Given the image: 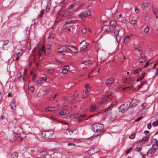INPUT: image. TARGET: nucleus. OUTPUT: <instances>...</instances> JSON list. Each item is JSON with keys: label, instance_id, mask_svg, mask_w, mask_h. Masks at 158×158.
Listing matches in <instances>:
<instances>
[{"label": "nucleus", "instance_id": "obj_47", "mask_svg": "<svg viewBox=\"0 0 158 158\" xmlns=\"http://www.w3.org/2000/svg\"><path fill=\"white\" fill-rule=\"evenodd\" d=\"M141 68H138L134 71V73L136 74L140 72L141 70Z\"/></svg>", "mask_w": 158, "mask_h": 158}, {"label": "nucleus", "instance_id": "obj_49", "mask_svg": "<svg viewBox=\"0 0 158 158\" xmlns=\"http://www.w3.org/2000/svg\"><path fill=\"white\" fill-rule=\"evenodd\" d=\"M86 92L85 91H84L83 94V98H86L87 96V94H86Z\"/></svg>", "mask_w": 158, "mask_h": 158}, {"label": "nucleus", "instance_id": "obj_14", "mask_svg": "<svg viewBox=\"0 0 158 158\" xmlns=\"http://www.w3.org/2000/svg\"><path fill=\"white\" fill-rule=\"evenodd\" d=\"M41 51L42 50L41 49L40 50L38 49L37 54H36L34 56L35 57H36L37 56L39 57V60L40 61L42 60L43 56V55L41 52Z\"/></svg>", "mask_w": 158, "mask_h": 158}, {"label": "nucleus", "instance_id": "obj_2", "mask_svg": "<svg viewBox=\"0 0 158 158\" xmlns=\"http://www.w3.org/2000/svg\"><path fill=\"white\" fill-rule=\"evenodd\" d=\"M116 21L114 20L111 21L110 24L112 26V29L114 30L113 34L112 33V35L115 38V40L118 43V41L117 40V37L118 36V33L120 29V27L116 24Z\"/></svg>", "mask_w": 158, "mask_h": 158}, {"label": "nucleus", "instance_id": "obj_36", "mask_svg": "<svg viewBox=\"0 0 158 158\" xmlns=\"http://www.w3.org/2000/svg\"><path fill=\"white\" fill-rule=\"evenodd\" d=\"M51 6V4L49 3H48L46 7V11H49L50 9V7Z\"/></svg>", "mask_w": 158, "mask_h": 158}, {"label": "nucleus", "instance_id": "obj_51", "mask_svg": "<svg viewBox=\"0 0 158 158\" xmlns=\"http://www.w3.org/2000/svg\"><path fill=\"white\" fill-rule=\"evenodd\" d=\"M152 125L154 126H156L158 125V122L155 121L153 122Z\"/></svg>", "mask_w": 158, "mask_h": 158}, {"label": "nucleus", "instance_id": "obj_55", "mask_svg": "<svg viewBox=\"0 0 158 158\" xmlns=\"http://www.w3.org/2000/svg\"><path fill=\"white\" fill-rule=\"evenodd\" d=\"M87 31V30L86 28H84L82 30V32L83 34H85L86 33Z\"/></svg>", "mask_w": 158, "mask_h": 158}, {"label": "nucleus", "instance_id": "obj_41", "mask_svg": "<svg viewBox=\"0 0 158 158\" xmlns=\"http://www.w3.org/2000/svg\"><path fill=\"white\" fill-rule=\"evenodd\" d=\"M149 31V28L148 26L146 27L143 30V32L145 33H147Z\"/></svg>", "mask_w": 158, "mask_h": 158}, {"label": "nucleus", "instance_id": "obj_32", "mask_svg": "<svg viewBox=\"0 0 158 158\" xmlns=\"http://www.w3.org/2000/svg\"><path fill=\"white\" fill-rule=\"evenodd\" d=\"M46 153L45 151L40 152V156L41 157H44L46 155Z\"/></svg>", "mask_w": 158, "mask_h": 158}, {"label": "nucleus", "instance_id": "obj_40", "mask_svg": "<svg viewBox=\"0 0 158 158\" xmlns=\"http://www.w3.org/2000/svg\"><path fill=\"white\" fill-rule=\"evenodd\" d=\"M65 15V14H60V13H59L58 15V18L60 19H61Z\"/></svg>", "mask_w": 158, "mask_h": 158}, {"label": "nucleus", "instance_id": "obj_38", "mask_svg": "<svg viewBox=\"0 0 158 158\" xmlns=\"http://www.w3.org/2000/svg\"><path fill=\"white\" fill-rule=\"evenodd\" d=\"M31 44L30 41H28L26 47L28 50H30L31 49Z\"/></svg>", "mask_w": 158, "mask_h": 158}, {"label": "nucleus", "instance_id": "obj_62", "mask_svg": "<svg viewBox=\"0 0 158 158\" xmlns=\"http://www.w3.org/2000/svg\"><path fill=\"white\" fill-rule=\"evenodd\" d=\"M135 12L136 13H138L139 12V9L136 8L135 7Z\"/></svg>", "mask_w": 158, "mask_h": 158}, {"label": "nucleus", "instance_id": "obj_39", "mask_svg": "<svg viewBox=\"0 0 158 158\" xmlns=\"http://www.w3.org/2000/svg\"><path fill=\"white\" fill-rule=\"evenodd\" d=\"M118 20L119 22H121L122 23H126L127 22V20L126 19H118Z\"/></svg>", "mask_w": 158, "mask_h": 158}, {"label": "nucleus", "instance_id": "obj_35", "mask_svg": "<svg viewBox=\"0 0 158 158\" xmlns=\"http://www.w3.org/2000/svg\"><path fill=\"white\" fill-rule=\"evenodd\" d=\"M77 97H78V95L77 94L76 92L75 91L73 93V95L72 97V98L73 99H74L77 98Z\"/></svg>", "mask_w": 158, "mask_h": 158}, {"label": "nucleus", "instance_id": "obj_52", "mask_svg": "<svg viewBox=\"0 0 158 158\" xmlns=\"http://www.w3.org/2000/svg\"><path fill=\"white\" fill-rule=\"evenodd\" d=\"M147 106V104L146 103H143L141 105V106L143 109H145Z\"/></svg>", "mask_w": 158, "mask_h": 158}, {"label": "nucleus", "instance_id": "obj_33", "mask_svg": "<svg viewBox=\"0 0 158 158\" xmlns=\"http://www.w3.org/2000/svg\"><path fill=\"white\" fill-rule=\"evenodd\" d=\"M145 73H144L143 74H141V76L137 80V81H140V80H142L145 76Z\"/></svg>", "mask_w": 158, "mask_h": 158}, {"label": "nucleus", "instance_id": "obj_58", "mask_svg": "<svg viewBox=\"0 0 158 158\" xmlns=\"http://www.w3.org/2000/svg\"><path fill=\"white\" fill-rule=\"evenodd\" d=\"M131 24L133 26H134L135 24V20H132L131 22Z\"/></svg>", "mask_w": 158, "mask_h": 158}, {"label": "nucleus", "instance_id": "obj_61", "mask_svg": "<svg viewBox=\"0 0 158 158\" xmlns=\"http://www.w3.org/2000/svg\"><path fill=\"white\" fill-rule=\"evenodd\" d=\"M143 85V84H142V83H140V84L137 85V86L138 87V88L139 89Z\"/></svg>", "mask_w": 158, "mask_h": 158}, {"label": "nucleus", "instance_id": "obj_31", "mask_svg": "<svg viewBox=\"0 0 158 158\" xmlns=\"http://www.w3.org/2000/svg\"><path fill=\"white\" fill-rule=\"evenodd\" d=\"M149 136L147 135L143 137L142 139V142H146L148 141L149 139Z\"/></svg>", "mask_w": 158, "mask_h": 158}, {"label": "nucleus", "instance_id": "obj_21", "mask_svg": "<svg viewBox=\"0 0 158 158\" xmlns=\"http://www.w3.org/2000/svg\"><path fill=\"white\" fill-rule=\"evenodd\" d=\"M23 53V51L21 49H18L16 52V54L17 56L20 57Z\"/></svg>", "mask_w": 158, "mask_h": 158}, {"label": "nucleus", "instance_id": "obj_44", "mask_svg": "<svg viewBox=\"0 0 158 158\" xmlns=\"http://www.w3.org/2000/svg\"><path fill=\"white\" fill-rule=\"evenodd\" d=\"M144 7L145 8H147L150 5V4L148 2L144 3L143 4Z\"/></svg>", "mask_w": 158, "mask_h": 158}, {"label": "nucleus", "instance_id": "obj_1", "mask_svg": "<svg viewBox=\"0 0 158 158\" xmlns=\"http://www.w3.org/2000/svg\"><path fill=\"white\" fill-rule=\"evenodd\" d=\"M92 131L94 132V136L96 137L101 135L103 132V125L100 123H96L91 126Z\"/></svg>", "mask_w": 158, "mask_h": 158}, {"label": "nucleus", "instance_id": "obj_46", "mask_svg": "<svg viewBox=\"0 0 158 158\" xmlns=\"http://www.w3.org/2000/svg\"><path fill=\"white\" fill-rule=\"evenodd\" d=\"M44 10H42L40 11V14L38 15V17L39 18H42L43 15L44 13Z\"/></svg>", "mask_w": 158, "mask_h": 158}, {"label": "nucleus", "instance_id": "obj_29", "mask_svg": "<svg viewBox=\"0 0 158 158\" xmlns=\"http://www.w3.org/2000/svg\"><path fill=\"white\" fill-rule=\"evenodd\" d=\"M130 41V36H126L124 39V42L125 43H127Z\"/></svg>", "mask_w": 158, "mask_h": 158}, {"label": "nucleus", "instance_id": "obj_57", "mask_svg": "<svg viewBox=\"0 0 158 158\" xmlns=\"http://www.w3.org/2000/svg\"><path fill=\"white\" fill-rule=\"evenodd\" d=\"M66 130L69 131V133L70 134V132H71V133H73V131H74V130L70 129H67Z\"/></svg>", "mask_w": 158, "mask_h": 158}, {"label": "nucleus", "instance_id": "obj_25", "mask_svg": "<svg viewBox=\"0 0 158 158\" xmlns=\"http://www.w3.org/2000/svg\"><path fill=\"white\" fill-rule=\"evenodd\" d=\"M74 5V4L73 3H72L68 7L67 11H69V10L73 9Z\"/></svg>", "mask_w": 158, "mask_h": 158}, {"label": "nucleus", "instance_id": "obj_15", "mask_svg": "<svg viewBox=\"0 0 158 158\" xmlns=\"http://www.w3.org/2000/svg\"><path fill=\"white\" fill-rule=\"evenodd\" d=\"M101 101L100 102H99L98 105H95L91 106L90 108V112H92L94 111H96V109L99 105H101L102 103H101Z\"/></svg>", "mask_w": 158, "mask_h": 158}, {"label": "nucleus", "instance_id": "obj_9", "mask_svg": "<svg viewBox=\"0 0 158 158\" xmlns=\"http://www.w3.org/2000/svg\"><path fill=\"white\" fill-rule=\"evenodd\" d=\"M154 143L152 145V148L154 151L155 152H158V141L156 139H153Z\"/></svg>", "mask_w": 158, "mask_h": 158}, {"label": "nucleus", "instance_id": "obj_37", "mask_svg": "<svg viewBox=\"0 0 158 158\" xmlns=\"http://www.w3.org/2000/svg\"><path fill=\"white\" fill-rule=\"evenodd\" d=\"M142 150L141 147H136L134 149V150L137 152H140Z\"/></svg>", "mask_w": 158, "mask_h": 158}, {"label": "nucleus", "instance_id": "obj_60", "mask_svg": "<svg viewBox=\"0 0 158 158\" xmlns=\"http://www.w3.org/2000/svg\"><path fill=\"white\" fill-rule=\"evenodd\" d=\"M54 110V108L52 107H49V108L48 109V111H53Z\"/></svg>", "mask_w": 158, "mask_h": 158}, {"label": "nucleus", "instance_id": "obj_11", "mask_svg": "<svg viewBox=\"0 0 158 158\" xmlns=\"http://www.w3.org/2000/svg\"><path fill=\"white\" fill-rule=\"evenodd\" d=\"M87 42L85 41H82L80 44L81 47V51H85L87 48L86 45Z\"/></svg>", "mask_w": 158, "mask_h": 158}, {"label": "nucleus", "instance_id": "obj_53", "mask_svg": "<svg viewBox=\"0 0 158 158\" xmlns=\"http://www.w3.org/2000/svg\"><path fill=\"white\" fill-rule=\"evenodd\" d=\"M9 42V41L8 40H5L3 43V45H5L7 44Z\"/></svg>", "mask_w": 158, "mask_h": 158}, {"label": "nucleus", "instance_id": "obj_13", "mask_svg": "<svg viewBox=\"0 0 158 158\" xmlns=\"http://www.w3.org/2000/svg\"><path fill=\"white\" fill-rule=\"evenodd\" d=\"M67 50L66 47L65 46H62L57 49V52L60 53L65 52Z\"/></svg>", "mask_w": 158, "mask_h": 158}, {"label": "nucleus", "instance_id": "obj_23", "mask_svg": "<svg viewBox=\"0 0 158 158\" xmlns=\"http://www.w3.org/2000/svg\"><path fill=\"white\" fill-rule=\"evenodd\" d=\"M70 112V110H67V112H65L64 110L60 111L59 112V114L60 115H65L66 114H68Z\"/></svg>", "mask_w": 158, "mask_h": 158}, {"label": "nucleus", "instance_id": "obj_3", "mask_svg": "<svg viewBox=\"0 0 158 158\" xmlns=\"http://www.w3.org/2000/svg\"><path fill=\"white\" fill-rule=\"evenodd\" d=\"M114 96V93H107L106 94L104 95L103 96L102 98V100L101 101V103H103L106 102L107 100L110 99H113V101L111 103L112 105H116L117 103V100L115 99H113V98Z\"/></svg>", "mask_w": 158, "mask_h": 158}, {"label": "nucleus", "instance_id": "obj_45", "mask_svg": "<svg viewBox=\"0 0 158 158\" xmlns=\"http://www.w3.org/2000/svg\"><path fill=\"white\" fill-rule=\"evenodd\" d=\"M64 3V0L61 2L60 3H58V5L59 6H62Z\"/></svg>", "mask_w": 158, "mask_h": 158}, {"label": "nucleus", "instance_id": "obj_22", "mask_svg": "<svg viewBox=\"0 0 158 158\" xmlns=\"http://www.w3.org/2000/svg\"><path fill=\"white\" fill-rule=\"evenodd\" d=\"M76 19L74 17H69L67 19V22L68 23H70V24H71L72 22L76 20Z\"/></svg>", "mask_w": 158, "mask_h": 158}, {"label": "nucleus", "instance_id": "obj_42", "mask_svg": "<svg viewBox=\"0 0 158 158\" xmlns=\"http://www.w3.org/2000/svg\"><path fill=\"white\" fill-rule=\"evenodd\" d=\"M14 139H16L18 141H21L22 140V138H19V137H18V136H15V138H14Z\"/></svg>", "mask_w": 158, "mask_h": 158}, {"label": "nucleus", "instance_id": "obj_27", "mask_svg": "<svg viewBox=\"0 0 158 158\" xmlns=\"http://www.w3.org/2000/svg\"><path fill=\"white\" fill-rule=\"evenodd\" d=\"M94 148H91L90 150H89L88 151V153L89 155H91L94 154L95 152V151H94Z\"/></svg>", "mask_w": 158, "mask_h": 158}, {"label": "nucleus", "instance_id": "obj_28", "mask_svg": "<svg viewBox=\"0 0 158 158\" xmlns=\"http://www.w3.org/2000/svg\"><path fill=\"white\" fill-rule=\"evenodd\" d=\"M146 60V58L145 57H142L139 60V63H143L145 62Z\"/></svg>", "mask_w": 158, "mask_h": 158}, {"label": "nucleus", "instance_id": "obj_30", "mask_svg": "<svg viewBox=\"0 0 158 158\" xmlns=\"http://www.w3.org/2000/svg\"><path fill=\"white\" fill-rule=\"evenodd\" d=\"M71 26V24H70V23H69L67 22V23L64 25L63 28L64 29H67L69 28V27H70Z\"/></svg>", "mask_w": 158, "mask_h": 158}, {"label": "nucleus", "instance_id": "obj_63", "mask_svg": "<svg viewBox=\"0 0 158 158\" xmlns=\"http://www.w3.org/2000/svg\"><path fill=\"white\" fill-rule=\"evenodd\" d=\"M60 20V19L58 17V16H57V17L56 18V20H55V22H58Z\"/></svg>", "mask_w": 158, "mask_h": 158}, {"label": "nucleus", "instance_id": "obj_43", "mask_svg": "<svg viewBox=\"0 0 158 158\" xmlns=\"http://www.w3.org/2000/svg\"><path fill=\"white\" fill-rule=\"evenodd\" d=\"M74 116L75 117H80L81 116L83 117V116L81 115V114L80 113H76L75 114H74Z\"/></svg>", "mask_w": 158, "mask_h": 158}, {"label": "nucleus", "instance_id": "obj_56", "mask_svg": "<svg viewBox=\"0 0 158 158\" xmlns=\"http://www.w3.org/2000/svg\"><path fill=\"white\" fill-rule=\"evenodd\" d=\"M142 118V116H141L140 117L138 118L135 119V122H137L138 121H139Z\"/></svg>", "mask_w": 158, "mask_h": 158}, {"label": "nucleus", "instance_id": "obj_34", "mask_svg": "<svg viewBox=\"0 0 158 158\" xmlns=\"http://www.w3.org/2000/svg\"><path fill=\"white\" fill-rule=\"evenodd\" d=\"M10 105L13 109H15V102L14 101H12L11 102Z\"/></svg>", "mask_w": 158, "mask_h": 158}, {"label": "nucleus", "instance_id": "obj_54", "mask_svg": "<svg viewBox=\"0 0 158 158\" xmlns=\"http://www.w3.org/2000/svg\"><path fill=\"white\" fill-rule=\"evenodd\" d=\"M135 134H133L131 135L130 136H129V138L130 139H132L135 138Z\"/></svg>", "mask_w": 158, "mask_h": 158}, {"label": "nucleus", "instance_id": "obj_19", "mask_svg": "<svg viewBox=\"0 0 158 158\" xmlns=\"http://www.w3.org/2000/svg\"><path fill=\"white\" fill-rule=\"evenodd\" d=\"M42 51L44 52L46 55H48L50 52V50L48 48H47L46 49H45L44 46H43L41 48Z\"/></svg>", "mask_w": 158, "mask_h": 158}, {"label": "nucleus", "instance_id": "obj_48", "mask_svg": "<svg viewBox=\"0 0 158 158\" xmlns=\"http://www.w3.org/2000/svg\"><path fill=\"white\" fill-rule=\"evenodd\" d=\"M36 82L37 84H42L43 83L42 81L40 79H38L36 81Z\"/></svg>", "mask_w": 158, "mask_h": 158}, {"label": "nucleus", "instance_id": "obj_50", "mask_svg": "<svg viewBox=\"0 0 158 158\" xmlns=\"http://www.w3.org/2000/svg\"><path fill=\"white\" fill-rule=\"evenodd\" d=\"M62 73L64 74H67L68 73V71L66 69H64L62 71Z\"/></svg>", "mask_w": 158, "mask_h": 158}, {"label": "nucleus", "instance_id": "obj_6", "mask_svg": "<svg viewBox=\"0 0 158 158\" xmlns=\"http://www.w3.org/2000/svg\"><path fill=\"white\" fill-rule=\"evenodd\" d=\"M56 142L51 141L48 142V146L46 148V149L49 151H54L56 150Z\"/></svg>", "mask_w": 158, "mask_h": 158}, {"label": "nucleus", "instance_id": "obj_59", "mask_svg": "<svg viewBox=\"0 0 158 158\" xmlns=\"http://www.w3.org/2000/svg\"><path fill=\"white\" fill-rule=\"evenodd\" d=\"M67 145L68 146H72V145H73L74 146H75V144L74 143H69L68 144H67Z\"/></svg>", "mask_w": 158, "mask_h": 158}, {"label": "nucleus", "instance_id": "obj_12", "mask_svg": "<svg viewBox=\"0 0 158 158\" xmlns=\"http://www.w3.org/2000/svg\"><path fill=\"white\" fill-rule=\"evenodd\" d=\"M67 48L68 50H70L71 52L75 53H77L78 52V49L75 47L69 45L68 46Z\"/></svg>", "mask_w": 158, "mask_h": 158}, {"label": "nucleus", "instance_id": "obj_5", "mask_svg": "<svg viewBox=\"0 0 158 158\" xmlns=\"http://www.w3.org/2000/svg\"><path fill=\"white\" fill-rule=\"evenodd\" d=\"M129 103V101H127L120 105L118 108L119 111L122 113L126 111L129 108L128 107Z\"/></svg>", "mask_w": 158, "mask_h": 158}, {"label": "nucleus", "instance_id": "obj_4", "mask_svg": "<svg viewBox=\"0 0 158 158\" xmlns=\"http://www.w3.org/2000/svg\"><path fill=\"white\" fill-rule=\"evenodd\" d=\"M54 133L53 130H48L43 131L42 133V135L45 139H48L52 137Z\"/></svg>", "mask_w": 158, "mask_h": 158}, {"label": "nucleus", "instance_id": "obj_17", "mask_svg": "<svg viewBox=\"0 0 158 158\" xmlns=\"http://www.w3.org/2000/svg\"><path fill=\"white\" fill-rule=\"evenodd\" d=\"M155 152L151 148L147 152V156L149 157H151L154 154Z\"/></svg>", "mask_w": 158, "mask_h": 158}, {"label": "nucleus", "instance_id": "obj_7", "mask_svg": "<svg viewBox=\"0 0 158 158\" xmlns=\"http://www.w3.org/2000/svg\"><path fill=\"white\" fill-rule=\"evenodd\" d=\"M128 107L129 108L132 109L139 104V102L136 99L132 100L131 102H129Z\"/></svg>", "mask_w": 158, "mask_h": 158}, {"label": "nucleus", "instance_id": "obj_20", "mask_svg": "<svg viewBox=\"0 0 158 158\" xmlns=\"http://www.w3.org/2000/svg\"><path fill=\"white\" fill-rule=\"evenodd\" d=\"M124 80L128 84H131L134 81V80L132 78H129V79L126 78Z\"/></svg>", "mask_w": 158, "mask_h": 158}, {"label": "nucleus", "instance_id": "obj_18", "mask_svg": "<svg viewBox=\"0 0 158 158\" xmlns=\"http://www.w3.org/2000/svg\"><path fill=\"white\" fill-rule=\"evenodd\" d=\"M114 81L113 78H110L106 80L105 83L106 86H109Z\"/></svg>", "mask_w": 158, "mask_h": 158}, {"label": "nucleus", "instance_id": "obj_64", "mask_svg": "<svg viewBox=\"0 0 158 158\" xmlns=\"http://www.w3.org/2000/svg\"><path fill=\"white\" fill-rule=\"evenodd\" d=\"M132 148H131L129 149H128L126 152L127 154H128L130 152V151L131 150Z\"/></svg>", "mask_w": 158, "mask_h": 158}, {"label": "nucleus", "instance_id": "obj_10", "mask_svg": "<svg viewBox=\"0 0 158 158\" xmlns=\"http://www.w3.org/2000/svg\"><path fill=\"white\" fill-rule=\"evenodd\" d=\"M13 132L15 134L19 135L22 132V130L20 127L17 126L15 127Z\"/></svg>", "mask_w": 158, "mask_h": 158}, {"label": "nucleus", "instance_id": "obj_16", "mask_svg": "<svg viewBox=\"0 0 158 158\" xmlns=\"http://www.w3.org/2000/svg\"><path fill=\"white\" fill-rule=\"evenodd\" d=\"M102 30L104 31H111L112 29L110 28V26L109 25H105L102 28Z\"/></svg>", "mask_w": 158, "mask_h": 158}, {"label": "nucleus", "instance_id": "obj_24", "mask_svg": "<svg viewBox=\"0 0 158 158\" xmlns=\"http://www.w3.org/2000/svg\"><path fill=\"white\" fill-rule=\"evenodd\" d=\"M18 153L16 152H14L11 155V158H18Z\"/></svg>", "mask_w": 158, "mask_h": 158}, {"label": "nucleus", "instance_id": "obj_26", "mask_svg": "<svg viewBox=\"0 0 158 158\" xmlns=\"http://www.w3.org/2000/svg\"><path fill=\"white\" fill-rule=\"evenodd\" d=\"M132 87V86H129L123 88V87H121L120 90H123L126 91H127L129 89H131Z\"/></svg>", "mask_w": 158, "mask_h": 158}, {"label": "nucleus", "instance_id": "obj_8", "mask_svg": "<svg viewBox=\"0 0 158 158\" xmlns=\"http://www.w3.org/2000/svg\"><path fill=\"white\" fill-rule=\"evenodd\" d=\"M91 14V12L89 10H86L81 13L80 14V16L81 18L84 20H85L86 17L90 15Z\"/></svg>", "mask_w": 158, "mask_h": 158}]
</instances>
